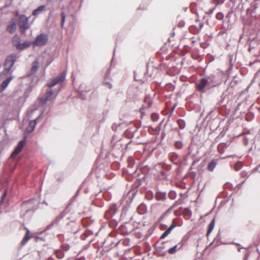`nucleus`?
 Masks as SVG:
<instances>
[{
    "label": "nucleus",
    "mask_w": 260,
    "mask_h": 260,
    "mask_svg": "<svg viewBox=\"0 0 260 260\" xmlns=\"http://www.w3.org/2000/svg\"><path fill=\"white\" fill-rule=\"evenodd\" d=\"M172 35H173V36H174V35H175V33H174V32L172 33Z\"/></svg>",
    "instance_id": "50"
},
{
    "label": "nucleus",
    "mask_w": 260,
    "mask_h": 260,
    "mask_svg": "<svg viewBox=\"0 0 260 260\" xmlns=\"http://www.w3.org/2000/svg\"><path fill=\"white\" fill-rule=\"evenodd\" d=\"M14 78V76L11 75L8 78H7L6 80H5L1 84H0V92L4 91L5 88L8 86L10 81Z\"/></svg>",
    "instance_id": "10"
},
{
    "label": "nucleus",
    "mask_w": 260,
    "mask_h": 260,
    "mask_svg": "<svg viewBox=\"0 0 260 260\" xmlns=\"http://www.w3.org/2000/svg\"><path fill=\"white\" fill-rule=\"evenodd\" d=\"M203 25L204 23L203 22H200L199 20H196V24L195 25V26L198 29H201L203 27Z\"/></svg>",
    "instance_id": "27"
},
{
    "label": "nucleus",
    "mask_w": 260,
    "mask_h": 260,
    "mask_svg": "<svg viewBox=\"0 0 260 260\" xmlns=\"http://www.w3.org/2000/svg\"><path fill=\"white\" fill-rule=\"evenodd\" d=\"M159 119V116L157 114L153 113L151 115V119L153 121L155 122L157 121Z\"/></svg>",
    "instance_id": "30"
},
{
    "label": "nucleus",
    "mask_w": 260,
    "mask_h": 260,
    "mask_svg": "<svg viewBox=\"0 0 260 260\" xmlns=\"http://www.w3.org/2000/svg\"><path fill=\"white\" fill-rule=\"evenodd\" d=\"M138 210V212H140V214H143L145 212L146 208L145 205L142 204L139 206Z\"/></svg>",
    "instance_id": "23"
},
{
    "label": "nucleus",
    "mask_w": 260,
    "mask_h": 260,
    "mask_svg": "<svg viewBox=\"0 0 260 260\" xmlns=\"http://www.w3.org/2000/svg\"><path fill=\"white\" fill-rule=\"evenodd\" d=\"M39 238H40V239H41V240H43V238H39V237H37V239H39Z\"/></svg>",
    "instance_id": "48"
},
{
    "label": "nucleus",
    "mask_w": 260,
    "mask_h": 260,
    "mask_svg": "<svg viewBox=\"0 0 260 260\" xmlns=\"http://www.w3.org/2000/svg\"><path fill=\"white\" fill-rule=\"evenodd\" d=\"M176 226L174 223H173L170 228L167 229L160 236V239H162L166 238L172 231V230Z\"/></svg>",
    "instance_id": "18"
},
{
    "label": "nucleus",
    "mask_w": 260,
    "mask_h": 260,
    "mask_svg": "<svg viewBox=\"0 0 260 260\" xmlns=\"http://www.w3.org/2000/svg\"><path fill=\"white\" fill-rule=\"evenodd\" d=\"M169 197L171 200H174L177 196L176 192L174 190H171L169 193Z\"/></svg>",
    "instance_id": "24"
},
{
    "label": "nucleus",
    "mask_w": 260,
    "mask_h": 260,
    "mask_svg": "<svg viewBox=\"0 0 260 260\" xmlns=\"http://www.w3.org/2000/svg\"><path fill=\"white\" fill-rule=\"evenodd\" d=\"M178 143H179V142H178V141H176V144H176V147H177V145H178Z\"/></svg>",
    "instance_id": "45"
},
{
    "label": "nucleus",
    "mask_w": 260,
    "mask_h": 260,
    "mask_svg": "<svg viewBox=\"0 0 260 260\" xmlns=\"http://www.w3.org/2000/svg\"><path fill=\"white\" fill-rule=\"evenodd\" d=\"M177 106V102H176V103H175L173 104V106L172 107V108L171 109V111H170L171 113H170V114L169 115V118H173V117H172L173 116V112H174V110L175 108H176V107Z\"/></svg>",
    "instance_id": "28"
},
{
    "label": "nucleus",
    "mask_w": 260,
    "mask_h": 260,
    "mask_svg": "<svg viewBox=\"0 0 260 260\" xmlns=\"http://www.w3.org/2000/svg\"><path fill=\"white\" fill-rule=\"evenodd\" d=\"M177 122L178 123H179V119H177Z\"/></svg>",
    "instance_id": "49"
},
{
    "label": "nucleus",
    "mask_w": 260,
    "mask_h": 260,
    "mask_svg": "<svg viewBox=\"0 0 260 260\" xmlns=\"http://www.w3.org/2000/svg\"><path fill=\"white\" fill-rule=\"evenodd\" d=\"M103 84L107 86L109 89H111L112 88V84L108 81H105L103 83Z\"/></svg>",
    "instance_id": "33"
},
{
    "label": "nucleus",
    "mask_w": 260,
    "mask_h": 260,
    "mask_svg": "<svg viewBox=\"0 0 260 260\" xmlns=\"http://www.w3.org/2000/svg\"><path fill=\"white\" fill-rule=\"evenodd\" d=\"M148 104H149V107L151 106V102L150 101H149L148 102Z\"/></svg>",
    "instance_id": "43"
},
{
    "label": "nucleus",
    "mask_w": 260,
    "mask_h": 260,
    "mask_svg": "<svg viewBox=\"0 0 260 260\" xmlns=\"http://www.w3.org/2000/svg\"><path fill=\"white\" fill-rule=\"evenodd\" d=\"M208 81L202 78L196 83L197 89L202 92H205L207 90L210 89L211 87L207 83Z\"/></svg>",
    "instance_id": "6"
},
{
    "label": "nucleus",
    "mask_w": 260,
    "mask_h": 260,
    "mask_svg": "<svg viewBox=\"0 0 260 260\" xmlns=\"http://www.w3.org/2000/svg\"><path fill=\"white\" fill-rule=\"evenodd\" d=\"M188 238H189V236L188 235H185L182 238V241H181L182 245H183L187 241V240L188 239Z\"/></svg>",
    "instance_id": "34"
},
{
    "label": "nucleus",
    "mask_w": 260,
    "mask_h": 260,
    "mask_svg": "<svg viewBox=\"0 0 260 260\" xmlns=\"http://www.w3.org/2000/svg\"><path fill=\"white\" fill-rule=\"evenodd\" d=\"M32 45V41H25L23 43H20V46H18L17 49L22 50L26 48L29 47Z\"/></svg>",
    "instance_id": "16"
},
{
    "label": "nucleus",
    "mask_w": 260,
    "mask_h": 260,
    "mask_svg": "<svg viewBox=\"0 0 260 260\" xmlns=\"http://www.w3.org/2000/svg\"><path fill=\"white\" fill-rule=\"evenodd\" d=\"M214 225H215V219L213 218L209 225L208 229V231L207 232V236H208V235L212 231V230L214 227Z\"/></svg>",
    "instance_id": "21"
},
{
    "label": "nucleus",
    "mask_w": 260,
    "mask_h": 260,
    "mask_svg": "<svg viewBox=\"0 0 260 260\" xmlns=\"http://www.w3.org/2000/svg\"><path fill=\"white\" fill-rule=\"evenodd\" d=\"M162 176H165V172H162Z\"/></svg>",
    "instance_id": "46"
},
{
    "label": "nucleus",
    "mask_w": 260,
    "mask_h": 260,
    "mask_svg": "<svg viewBox=\"0 0 260 260\" xmlns=\"http://www.w3.org/2000/svg\"><path fill=\"white\" fill-rule=\"evenodd\" d=\"M21 39L18 35H15L12 38V44L16 47V49L20 46Z\"/></svg>",
    "instance_id": "15"
},
{
    "label": "nucleus",
    "mask_w": 260,
    "mask_h": 260,
    "mask_svg": "<svg viewBox=\"0 0 260 260\" xmlns=\"http://www.w3.org/2000/svg\"><path fill=\"white\" fill-rule=\"evenodd\" d=\"M185 126V122L180 119V129L183 128Z\"/></svg>",
    "instance_id": "35"
},
{
    "label": "nucleus",
    "mask_w": 260,
    "mask_h": 260,
    "mask_svg": "<svg viewBox=\"0 0 260 260\" xmlns=\"http://www.w3.org/2000/svg\"><path fill=\"white\" fill-rule=\"evenodd\" d=\"M177 250V245H175L174 246L172 247V248H170L168 250V252L170 254H174L175 253Z\"/></svg>",
    "instance_id": "26"
},
{
    "label": "nucleus",
    "mask_w": 260,
    "mask_h": 260,
    "mask_svg": "<svg viewBox=\"0 0 260 260\" xmlns=\"http://www.w3.org/2000/svg\"><path fill=\"white\" fill-rule=\"evenodd\" d=\"M23 207L26 209V211L36 210L39 206V202L37 199L32 198L30 200L23 203Z\"/></svg>",
    "instance_id": "4"
},
{
    "label": "nucleus",
    "mask_w": 260,
    "mask_h": 260,
    "mask_svg": "<svg viewBox=\"0 0 260 260\" xmlns=\"http://www.w3.org/2000/svg\"><path fill=\"white\" fill-rule=\"evenodd\" d=\"M184 23H185L184 22L180 21V23H179L180 27L183 26L184 25Z\"/></svg>",
    "instance_id": "41"
},
{
    "label": "nucleus",
    "mask_w": 260,
    "mask_h": 260,
    "mask_svg": "<svg viewBox=\"0 0 260 260\" xmlns=\"http://www.w3.org/2000/svg\"><path fill=\"white\" fill-rule=\"evenodd\" d=\"M241 175L242 177H248V175L246 172L243 171L241 173Z\"/></svg>",
    "instance_id": "37"
},
{
    "label": "nucleus",
    "mask_w": 260,
    "mask_h": 260,
    "mask_svg": "<svg viewBox=\"0 0 260 260\" xmlns=\"http://www.w3.org/2000/svg\"><path fill=\"white\" fill-rule=\"evenodd\" d=\"M170 160L175 165L179 164V156L176 153H173L170 155Z\"/></svg>",
    "instance_id": "17"
},
{
    "label": "nucleus",
    "mask_w": 260,
    "mask_h": 260,
    "mask_svg": "<svg viewBox=\"0 0 260 260\" xmlns=\"http://www.w3.org/2000/svg\"><path fill=\"white\" fill-rule=\"evenodd\" d=\"M217 163L215 160H212L208 165L207 169L209 171L212 172L215 168Z\"/></svg>",
    "instance_id": "22"
},
{
    "label": "nucleus",
    "mask_w": 260,
    "mask_h": 260,
    "mask_svg": "<svg viewBox=\"0 0 260 260\" xmlns=\"http://www.w3.org/2000/svg\"><path fill=\"white\" fill-rule=\"evenodd\" d=\"M59 90L60 89H59L54 91H53L52 90L47 91L45 93L44 98L41 99V102L45 104L47 101H50L52 99H53L54 100L57 96Z\"/></svg>",
    "instance_id": "7"
},
{
    "label": "nucleus",
    "mask_w": 260,
    "mask_h": 260,
    "mask_svg": "<svg viewBox=\"0 0 260 260\" xmlns=\"http://www.w3.org/2000/svg\"><path fill=\"white\" fill-rule=\"evenodd\" d=\"M244 182H245V180H243V181L241 182V183L240 184H239V185H242L243 183H244Z\"/></svg>",
    "instance_id": "44"
},
{
    "label": "nucleus",
    "mask_w": 260,
    "mask_h": 260,
    "mask_svg": "<svg viewBox=\"0 0 260 260\" xmlns=\"http://www.w3.org/2000/svg\"><path fill=\"white\" fill-rule=\"evenodd\" d=\"M242 167V164L241 162H237L234 166V169L236 171H239Z\"/></svg>",
    "instance_id": "29"
},
{
    "label": "nucleus",
    "mask_w": 260,
    "mask_h": 260,
    "mask_svg": "<svg viewBox=\"0 0 260 260\" xmlns=\"http://www.w3.org/2000/svg\"><path fill=\"white\" fill-rule=\"evenodd\" d=\"M18 58V56L16 53H13L6 57L4 64V69L3 71V74L7 75L13 72L12 68Z\"/></svg>",
    "instance_id": "1"
},
{
    "label": "nucleus",
    "mask_w": 260,
    "mask_h": 260,
    "mask_svg": "<svg viewBox=\"0 0 260 260\" xmlns=\"http://www.w3.org/2000/svg\"><path fill=\"white\" fill-rule=\"evenodd\" d=\"M79 192V189H78V190L77 191V192H76V193L75 196H74V197H73L72 200L76 198V197L78 194Z\"/></svg>",
    "instance_id": "39"
},
{
    "label": "nucleus",
    "mask_w": 260,
    "mask_h": 260,
    "mask_svg": "<svg viewBox=\"0 0 260 260\" xmlns=\"http://www.w3.org/2000/svg\"><path fill=\"white\" fill-rule=\"evenodd\" d=\"M25 144V139L20 141L16 148H15L14 150L12 153L11 157L12 158L15 157L21 151Z\"/></svg>",
    "instance_id": "8"
},
{
    "label": "nucleus",
    "mask_w": 260,
    "mask_h": 260,
    "mask_svg": "<svg viewBox=\"0 0 260 260\" xmlns=\"http://www.w3.org/2000/svg\"><path fill=\"white\" fill-rule=\"evenodd\" d=\"M66 77V72H63L60 75L55 78L49 79L47 83V86L51 88L57 84L62 83L65 80Z\"/></svg>",
    "instance_id": "3"
},
{
    "label": "nucleus",
    "mask_w": 260,
    "mask_h": 260,
    "mask_svg": "<svg viewBox=\"0 0 260 260\" xmlns=\"http://www.w3.org/2000/svg\"><path fill=\"white\" fill-rule=\"evenodd\" d=\"M7 195V190H5L1 196V202H2L5 199Z\"/></svg>",
    "instance_id": "36"
},
{
    "label": "nucleus",
    "mask_w": 260,
    "mask_h": 260,
    "mask_svg": "<svg viewBox=\"0 0 260 260\" xmlns=\"http://www.w3.org/2000/svg\"><path fill=\"white\" fill-rule=\"evenodd\" d=\"M180 80L184 81V79H182L181 77H180Z\"/></svg>",
    "instance_id": "47"
},
{
    "label": "nucleus",
    "mask_w": 260,
    "mask_h": 260,
    "mask_svg": "<svg viewBox=\"0 0 260 260\" xmlns=\"http://www.w3.org/2000/svg\"><path fill=\"white\" fill-rule=\"evenodd\" d=\"M110 73H108L106 74V76H105V80H107V79H109V77H110Z\"/></svg>",
    "instance_id": "38"
},
{
    "label": "nucleus",
    "mask_w": 260,
    "mask_h": 260,
    "mask_svg": "<svg viewBox=\"0 0 260 260\" xmlns=\"http://www.w3.org/2000/svg\"><path fill=\"white\" fill-rule=\"evenodd\" d=\"M39 67V62L38 61H34L32 63V67L31 68L29 73H27V76H30L31 75L36 73Z\"/></svg>",
    "instance_id": "11"
},
{
    "label": "nucleus",
    "mask_w": 260,
    "mask_h": 260,
    "mask_svg": "<svg viewBox=\"0 0 260 260\" xmlns=\"http://www.w3.org/2000/svg\"><path fill=\"white\" fill-rule=\"evenodd\" d=\"M204 79H205L206 81H208L207 82L208 85L210 86L211 87H214L215 85V76L213 75H210L206 78H204Z\"/></svg>",
    "instance_id": "14"
},
{
    "label": "nucleus",
    "mask_w": 260,
    "mask_h": 260,
    "mask_svg": "<svg viewBox=\"0 0 260 260\" xmlns=\"http://www.w3.org/2000/svg\"><path fill=\"white\" fill-rule=\"evenodd\" d=\"M183 9H184V11H185V12H186V11L187 10L188 8H187V7H185V8H184Z\"/></svg>",
    "instance_id": "42"
},
{
    "label": "nucleus",
    "mask_w": 260,
    "mask_h": 260,
    "mask_svg": "<svg viewBox=\"0 0 260 260\" xmlns=\"http://www.w3.org/2000/svg\"><path fill=\"white\" fill-rule=\"evenodd\" d=\"M137 192V188H133L128 191L125 196H124L125 200H126V202L128 204H131Z\"/></svg>",
    "instance_id": "9"
},
{
    "label": "nucleus",
    "mask_w": 260,
    "mask_h": 260,
    "mask_svg": "<svg viewBox=\"0 0 260 260\" xmlns=\"http://www.w3.org/2000/svg\"><path fill=\"white\" fill-rule=\"evenodd\" d=\"M46 6L41 5L38 7L37 9H35L32 12V15L35 17L38 16L41 13L45 11Z\"/></svg>",
    "instance_id": "13"
},
{
    "label": "nucleus",
    "mask_w": 260,
    "mask_h": 260,
    "mask_svg": "<svg viewBox=\"0 0 260 260\" xmlns=\"http://www.w3.org/2000/svg\"><path fill=\"white\" fill-rule=\"evenodd\" d=\"M61 17V26L63 27L64 24V22L66 21V14L63 12H62L60 14Z\"/></svg>",
    "instance_id": "25"
},
{
    "label": "nucleus",
    "mask_w": 260,
    "mask_h": 260,
    "mask_svg": "<svg viewBox=\"0 0 260 260\" xmlns=\"http://www.w3.org/2000/svg\"><path fill=\"white\" fill-rule=\"evenodd\" d=\"M26 230V233L24 236V237H23V238L22 239V241H21V244L22 245H24L28 241V240L30 239V236H29V231L28 229L27 228H25Z\"/></svg>",
    "instance_id": "20"
},
{
    "label": "nucleus",
    "mask_w": 260,
    "mask_h": 260,
    "mask_svg": "<svg viewBox=\"0 0 260 260\" xmlns=\"http://www.w3.org/2000/svg\"><path fill=\"white\" fill-rule=\"evenodd\" d=\"M40 116L34 120L30 121L29 122V125L26 127V131L28 133H30L34 131L35 127L37 124V121L39 119Z\"/></svg>",
    "instance_id": "12"
},
{
    "label": "nucleus",
    "mask_w": 260,
    "mask_h": 260,
    "mask_svg": "<svg viewBox=\"0 0 260 260\" xmlns=\"http://www.w3.org/2000/svg\"><path fill=\"white\" fill-rule=\"evenodd\" d=\"M216 19H217L218 20H221L223 19V15L222 13H220V12H219L218 13L216 14Z\"/></svg>",
    "instance_id": "31"
},
{
    "label": "nucleus",
    "mask_w": 260,
    "mask_h": 260,
    "mask_svg": "<svg viewBox=\"0 0 260 260\" xmlns=\"http://www.w3.org/2000/svg\"><path fill=\"white\" fill-rule=\"evenodd\" d=\"M213 11H214V9H210V10H209L208 12L207 13V14H211L212 13H213Z\"/></svg>",
    "instance_id": "40"
},
{
    "label": "nucleus",
    "mask_w": 260,
    "mask_h": 260,
    "mask_svg": "<svg viewBox=\"0 0 260 260\" xmlns=\"http://www.w3.org/2000/svg\"><path fill=\"white\" fill-rule=\"evenodd\" d=\"M49 36L48 34L42 32L36 37V39L32 41V45L35 46L42 47L45 46L49 41Z\"/></svg>",
    "instance_id": "2"
},
{
    "label": "nucleus",
    "mask_w": 260,
    "mask_h": 260,
    "mask_svg": "<svg viewBox=\"0 0 260 260\" xmlns=\"http://www.w3.org/2000/svg\"><path fill=\"white\" fill-rule=\"evenodd\" d=\"M16 29V24L14 22L11 23L7 27V30L12 34L15 32Z\"/></svg>",
    "instance_id": "19"
},
{
    "label": "nucleus",
    "mask_w": 260,
    "mask_h": 260,
    "mask_svg": "<svg viewBox=\"0 0 260 260\" xmlns=\"http://www.w3.org/2000/svg\"><path fill=\"white\" fill-rule=\"evenodd\" d=\"M18 25L22 33L25 34L26 31L29 27L28 18L24 15H21L19 18Z\"/></svg>",
    "instance_id": "5"
},
{
    "label": "nucleus",
    "mask_w": 260,
    "mask_h": 260,
    "mask_svg": "<svg viewBox=\"0 0 260 260\" xmlns=\"http://www.w3.org/2000/svg\"><path fill=\"white\" fill-rule=\"evenodd\" d=\"M56 221H52L49 225H48L46 228V230H49L51 229L54 225V224L56 223Z\"/></svg>",
    "instance_id": "32"
}]
</instances>
